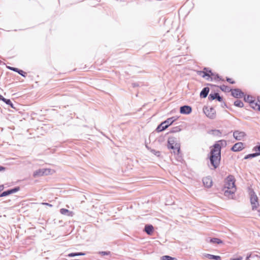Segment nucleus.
Listing matches in <instances>:
<instances>
[{"label": "nucleus", "instance_id": "24", "mask_svg": "<svg viewBox=\"0 0 260 260\" xmlns=\"http://www.w3.org/2000/svg\"><path fill=\"white\" fill-rule=\"evenodd\" d=\"M220 89L224 92H230L232 91V89L230 88V87L226 85H222L220 86Z\"/></svg>", "mask_w": 260, "mask_h": 260}, {"label": "nucleus", "instance_id": "17", "mask_svg": "<svg viewBox=\"0 0 260 260\" xmlns=\"http://www.w3.org/2000/svg\"><path fill=\"white\" fill-rule=\"evenodd\" d=\"M210 89L208 87H204L200 92V96L203 98H205L207 96Z\"/></svg>", "mask_w": 260, "mask_h": 260}, {"label": "nucleus", "instance_id": "4", "mask_svg": "<svg viewBox=\"0 0 260 260\" xmlns=\"http://www.w3.org/2000/svg\"><path fill=\"white\" fill-rule=\"evenodd\" d=\"M250 196V203L252 205V209L253 210L256 209L258 206V198L253 190L251 189L249 191Z\"/></svg>", "mask_w": 260, "mask_h": 260}, {"label": "nucleus", "instance_id": "8", "mask_svg": "<svg viewBox=\"0 0 260 260\" xmlns=\"http://www.w3.org/2000/svg\"><path fill=\"white\" fill-rule=\"evenodd\" d=\"M246 136L245 133L242 131H235L233 133L234 138L238 141L242 140Z\"/></svg>", "mask_w": 260, "mask_h": 260}, {"label": "nucleus", "instance_id": "7", "mask_svg": "<svg viewBox=\"0 0 260 260\" xmlns=\"http://www.w3.org/2000/svg\"><path fill=\"white\" fill-rule=\"evenodd\" d=\"M203 111L206 115L211 119H214L216 116V111L213 108H208L205 107L203 108Z\"/></svg>", "mask_w": 260, "mask_h": 260}, {"label": "nucleus", "instance_id": "6", "mask_svg": "<svg viewBox=\"0 0 260 260\" xmlns=\"http://www.w3.org/2000/svg\"><path fill=\"white\" fill-rule=\"evenodd\" d=\"M51 170L48 169H40L35 171L33 173V176L35 178L42 176L43 175H48L50 174Z\"/></svg>", "mask_w": 260, "mask_h": 260}, {"label": "nucleus", "instance_id": "3", "mask_svg": "<svg viewBox=\"0 0 260 260\" xmlns=\"http://www.w3.org/2000/svg\"><path fill=\"white\" fill-rule=\"evenodd\" d=\"M209 73H210V74H209V73H208L207 72H205L203 71H200L199 75H201L203 78H206V77H208V78H207V80H209V79L210 78L211 79V80H218V81H219V80L223 81V80L220 78V77L219 76L218 74H214V73H212L211 72V70H209Z\"/></svg>", "mask_w": 260, "mask_h": 260}, {"label": "nucleus", "instance_id": "16", "mask_svg": "<svg viewBox=\"0 0 260 260\" xmlns=\"http://www.w3.org/2000/svg\"><path fill=\"white\" fill-rule=\"evenodd\" d=\"M236 188H231L230 189H226L224 190V194L228 198H232L235 193Z\"/></svg>", "mask_w": 260, "mask_h": 260}, {"label": "nucleus", "instance_id": "32", "mask_svg": "<svg viewBox=\"0 0 260 260\" xmlns=\"http://www.w3.org/2000/svg\"><path fill=\"white\" fill-rule=\"evenodd\" d=\"M253 151H258L259 152H256V153H259V155H260V144L258 145H257V146H255L253 147Z\"/></svg>", "mask_w": 260, "mask_h": 260}, {"label": "nucleus", "instance_id": "20", "mask_svg": "<svg viewBox=\"0 0 260 260\" xmlns=\"http://www.w3.org/2000/svg\"><path fill=\"white\" fill-rule=\"evenodd\" d=\"M0 100L5 102L7 105H9L11 108L14 109L15 108L14 104L12 103L10 99H5L2 95H0Z\"/></svg>", "mask_w": 260, "mask_h": 260}, {"label": "nucleus", "instance_id": "36", "mask_svg": "<svg viewBox=\"0 0 260 260\" xmlns=\"http://www.w3.org/2000/svg\"><path fill=\"white\" fill-rule=\"evenodd\" d=\"M226 81L228 82H230V83L231 84H234L235 83V82L234 81H232V79L230 78H228L227 77L226 79Z\"/></svg>", "mask_w": 260, "mask_h": 260}, {"label": "nucleus", "instance_id": "41", "mask_svg": "<svg viewBox=\"0 0 260 260\" xmlns=\"http://www.w3.org/2000/svg\"><path fill=\"white\" fill-rule=\"evenodd\" d=\"M234 259H236V260H242V257L241 256H240L237 258H234Z\"/></svg>", "mask_w": 260, "mask_h": 260}, {"label": "nucleus", "instance_id": "38", "mask_svg": "<svg viewBox=\"0 0 260 260\" xmlns=\"http://www.w3.org/2000/svg\"><path fill=\"white\" fill-rule=\"evenodd\" d=\"M6 168L3 166H0V171H4Z\"/></svg>", "mask_w": 260, "mask_h": 260}, {"label": "nucleus", "instance_id": "21", "mask_svg": "<svg viewBox=\"0 0 260 260\" xmlns=\"http://www.w3.org/2000/svg\"><path fill=\"white\" fill-rule=\"evenodd\" d=\"M250 105L253 109L260 111V102L258 103L253 100L252 102H250Z\"/></svg>", "mask_w": 260, "mask_h": 260}, {"label": "nucleus", "instance_id": "27", "mask_svg": "<svg viewBox=\"0 0 260 260\" xmlns=\"http://www.w3.org/2000/svg\"><path fill=\"white\" fill-rule=\"evenodd\" d=\"M258 155H259V153H256V152L254 153L249 154L244 157V159H246L250 158H253Z\"/></svg>", "mask_w": 260, "mask_h": 260}, {"label": "nucleus", "instance_id": "15", "mask_svg": "<svg viewBox=\"0 0 260 260\" xmlns=\"http://www.w3.org/2000/svg\"><path fill=\"white\" fill-rule=\"evenodd\" d=\"M203 183L204 184V185L207 188L211 187V186L212 185V180L211 177H206L203 178Z\"/></svg>", "mask_w": 260, "mask_h": 260}, {"label": "nucleus", "instance_id": "14", "mask_svg": "<svg viewBox=\"0 0 260 260\" xmlns=\"http://www.w3.org/2000/svg\"><path fill=\"white\" fill-rule=\"evenodd\" d=\"M208 99L210 101H213L216 99L219 102L222 101V98L220 96L218 93H210L208 96Z\"/></svg>", "mask_w": 260, "mask_h": 260}, {"label": "nucleus", "instance_id": "10", "mask_svg": "<svg viewBox=\"0 0 260 260\" xmlns=\"http://www.w3.org/2000/svg\"><path fill=\"white\" fill-rule=\"evenodd\" d=\"M174 140L172 138H169L168 141V147L169 149H176L177 153H179L180 152V147L178 145H177V144L175 145V146L174 145Z\"/></svg>", "mask_w": 260, "mask_h": 260}, {"label": "nucleus", "instance_id": "1", "mask_svg": "<svg viewBox=\"0 0 260 260\" xmlns=\"http://www.w3.org/2000/svg\"><path fill=\"white\" fill-rule=\"evenodd\" d=\"M226 142L225 140L219 141L214 144L213 148L211 149L209 159L211 165L214 169L218 167L221 159V146H225Z\"/></svg>", "mask_w": 260, "mask_h": 260}, {"label": "nucleus", "instance_id": "34", "mask_svg": "<svg viewBox=\"0 0 260 260\" xmlns=\"http://www.w3.org/2000/svg\"><path fill=\"white\" fill-rule=\"evenodd\" d=\"M17 73L23 77H25L26 75V73L20 69H19L18 72Z\"/></svg>", "mask_w": 260, "mask_h": 260}, {"label": "nucleus", "instance_id": "11", "mask_svg": "<svg viewBox=\"0 0 260 260\" xmlns=\"http://www.w3.org/2000/svg\"><path fill=\"white\" fill-rule=\"evenodd\" d=\"M232 95L236 98H241L244 96V93L240 89H232Z\"/></svg>", "mask_w": 260, "mask_h": 260}, {"label": "nucleus", "instance_id": "22", "mask_svg": "<svg viewBox=\"0 0 260 260\" xmlns=\"http://www.w3.org/2000/svg\"><path fill=\"white\" fill-rule=\"evenodd\" d=\"M60 213L62 215H66L69 216H72L73 213L68 209L62 208L60 210Z\"/></svg>", "mask_w": 260, "mask_h": 260}, {"label": "nucleus", "instance_id": "42", "mask_svg": "<svg viewBox=\"0 0 260 260\" xmlns=\"http://www.w3.org/2000/svg\"><path fill=\"white\" fill-rule=\"evenodd\" d=\"M43 204H45V205H46L47 206H52V205L49 204V203H43Z\"/></svg>", "mask_w": 260, "mask_h": 260}, {"label": "nucleus", "instance_id": "2", "mask_svg": "<svg viewBox=\"0 0 260 260\" xmlns=\"http://www.w3.org/2000/svg\"><path fill=\"white\" fill-rule=\"evenodd\" d=\"M177 119L174 117L167 119L165 121L161 122L156 128V130L158 132H160L166 129L169 126L172 124Z\"/></svg>", "mask_w": 260, "mask_h": 260}, {"label": "nucleus", "instance_id": "19", "mask_svg": "<svg viewBox=\"0 0 260 260\" xmlns=\"http://www.w3.org/2000/svg\"><path fill=\"white\" fill-rule=\"evenodd\" d=\"M153 230H154L153 226L151 224H146L145 226L144 231L148 235H151L152 233Z\"/></svg>", "mask_w": 260, "mask_h": 260}, {"label": "nucleus", "instance_id": "35", "mask_svg": "<svg viewBox=\"0 0 260 260\" xmlns=\"http://www.w3.org/2000/svg\"><path fill=\"white\" fill-rule=\"evenodd\" d=\"M151 151L155 155L159 156L160 155V152L159 151H156L154 149H152Z\"/></svg>", "mask_w": 260, "mask_h": 260}, {"label": "nucleus", "instance_id": "25", "mask_svg": "<svg viewBox=\"0 0 260 260\" xmlns=\"http://www.w3.org/2000/svg\"><path fill=\"white\" fill-rule=\"evenodd\" d=\"M234 105L236 107L242 108L244 106V104L241 101L237 100L234 102Z\"/></svg>", "mask_w": 260, "mask_h": 260}, {"label": "nucleus", "instance_id": "5", "mask_svg": "<svg viewBox=\"0 0 260 260\" xmlns=\"http://www.w3.org/2000/svg\"><path fill=\"white\" fill-rule=\"evenodd\" d=\"M224 188L230 189L231 188H236L235 179L232 175H229L225 179Z\"/></svg>", "mask_w": 260, "mask_h": 260}, {"label": "nucleus", "instance_id": "23", "mask_svg": "<svg viewBox=\"0 0 260 260\" xmlns=\"http://www.w3.org/2000/svg\"><path fill=\"white\" fill-rule=\"evenodd\" d=\"M210 242L212 243L215 244H221L222 243V241L218 238H212L210 239Z\"/></svg>", "mask_w": 260, "mask_h": 260}, {"label": "nucleus", "instance_id": "45", "mask_svg": "<svg viewBox=\"0 0 260 260\" xmlns=\"http://www.w3.org/2000/svg\"><path fill=\"white\" fill-rule=\"evenodd\" d=\"M231 260H236V259H231Z\"/></svg>", "mask_w": 260, "mask_h": 260}, {"label": "nucleus", "instance_id": "44", "mask_svg": "<svg viewBox=\"0 0 260 260\" xmlns=\"http://www.w3.org/2000/svg\"><path fill=\"white\" fill-rule=\"evenodd\" d=\"M216 132H218V133H220L219 131V130H216L215 131Z\"/></svg>", "mask_w": 260, "mask_h": 260}, {"label": "nucleus", "instance_id": "26", "mask_svg": "<svg viewBox=\"0 0 260 260\" xmlns=\"http://www.w3.org/2000/svg\"><path fill=\"white\" fill-rule=\"evenodd\" d=\"M161 260H177L175 257H173L169 255H164L160 257Z\"/></svg>", "mask_w": 260, "mask_h": 260}, {"label": "nucleus", "instance_id": "37", "mask_svg": "<svg viewBox=\"0 0 260 260\" xmlns=\"http://www.w3.org/2000/svg\"><path fill=\"white\" fill-rule=\"evenodd\" d=\"M204 71H203V72H207V73H209V71L210 70H209V69H208L207 68H204ZM209 74H210V73H209Z\"/></svg>", "mask_w": 260, "mask_h": 260}, {"label": "nucleus", "instance_id": "29", "mask_svg": "<svg viewBox=\"0 0 260 260\" xmlns=\"http://www.w3.org/2000/svg\"><path fill=\"white\" fill-rule=\"evenodd\" d=\"M85 254L83 252H75V253H71L68 254V256L69 257H73L75 256H80V255H84Z\"/></svg>", "mask_w": 260, "mask_h": 260}, {"label": "nucleus", "instance_id": "13", "mask_svg": "<svg viewBox=\"0 0 260 260\" xmlns=\"http://www.w3.org/2000/svg\"><path fill=\"white\" fill-rule=\"evenodd\" d=\"M242 142H238L233 146L231 150L234 152L240 151L244 148Z\"/></svg>", "mask_w": 260, "mask_h": 260}, {"label": "nucleus", "instance_id": "31", "mask_svg": "<svg viewBox=\"0 0 260 260\" xmlns=\"http://www.w3.org/2000/svg\"><path fill=\"white\" fill-rule=\"evenodd\" d=\"M99 254H101V255H110L111 252L110 251H100L99 252Z\"/></svg>", "mask_w": 260, "mask_h": 260}, {"label": "nucleus", "instance_id": "33", "mask_svg": "<svg viewBox=\"0 0 260 260\" xmlns=\"http://www.w3.org/2000/svg\"><path fill=\"white\" fill-rule=\"evenodd\" d=\"M7 68L9 69L11 71H13L17 72V73L18 72V70H19V69H18V68L9 67V66H7Z\"/></svg>", "mask_w": 260, "mask_h": 260}, {"label": "nucleus", "instance_id": "18", "mask_svg": "<svg viewBox=\"0 0 260 260\" xmlns=\"http://www.w3.org/2000/svg\"><path fill=\"white\" fill-rule=\"evenodd\" d=\"M204 257H207L210 259H215V260H221V257L218 255H214L208 253L203 254Z\"/></svg>", "mask_w": 260, "mask_h": 260}, {"label": "nucleus", "instance_id": "30", "mask_svg": "<svg viewBox=\"0 0 260 260\" xmlns=\"http://www.w3.org/2000/svg\"><path fill=\"white\" fill-rule=\"evenodd\" d=\"M244 100L245 102H248L250 104V102L253 101V97L251 95L244 96Z\"/></svg>", "mask_w": 260, "mask_h": 260}, {"label": "nucleus", "instance_id": "39", "mask_svg": "<svg viewBox=\"0 0 260 260\" xmlns=\"http://www.w3.org/2000/svg\"><path fill=\"white\" fill-rule=\"evenodd\" d=\"M138 85H138V83H133V86L134 87H137V86H138Z\"/></svg>", "mask_w": 260, "mask_h": 260}, {"label": "nucleus", "instance_id": "28", "mask_svg": "<svg viewBox=\"0 0 260 260\" xmlns=\"http://www.w3.org/2000/svg\"><path fill=\"white\" fill-rule=\"evenodd\" d=\"M181 128L179 126H177L175 127H173L170 130V133H174L180 132L181 131Z\"/></svg>", "mask_w": 260, "mask_h": 260}, {"label": "nucleus", "instance_id": "40", "mask_svg": "<svg viewBox=\"0 0 260 260\" xmlns=\"http://www.w3.org/2000/svg\"><path fill=\"white\" fill-rule=\"evenodd\" d=\"M4 188V185H0V191L3 190Z\"/></svg>", "mask_w": 260, "mask_h": 260}, {"label": "nucleus", "instance_id": "12", "mask_svg": "<svg viewBox=\"0 0 260 260\" xmlns=\"http://www.w3.org/2000/svg\"><path fill=\"white\" fill-rule=\"evenodd\" d=\"M191 111L192 108L189 106L184 105L180 108V112L182 114H189Z\"/></svg>", "mask_w": 260, "mask_h": 260}, {"label": "nucleus", "instance_id": "9", "mask_svg": "<svg viewBox=\"0 0 260 260\" xmlns=\"http://www.w3.org/2000/svg\"><path fill=\"white\" fill-rule=\"evenodd\" d=\"M20 190V187L19 186L15 187L12 189H8L5 191H3L2 193H0V197H5L11 194L15 193L18 191Z\"/></svg>", "mask_w": 260, "mask_h": 260}, {"label": "nucleus", "instance_id": "43", "mask_svg": "<svg viewBox=\"0 0 260 260\" xmlns=\"http://www.w3.org/2000/svg\"><path fill=\"white\" fill-rule=\"evenodd\" d=\"M258 212L259 213V215L260 216V209L258 210Z\"/></svg>", "mask_w": 260, "mask_h": 260}]
</instances>
